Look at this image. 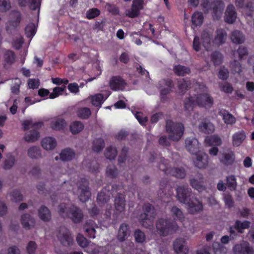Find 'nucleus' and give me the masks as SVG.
I'll return each instance as SVG.
<instances>
[{"instance_id": "43", "label": "nucleus", "mask_w": 254, "mask_h": 254, "mask_svg": "<svg viewBox=\"0 0 254 254\" xmlns=\"http://www.w3.org/2000/svg\"><path fill=\"white\" fill-rule=\"evenodd\" d=\"M203 20V14L200 12H195L191 18V22L195 26H200L202 24Z\"/></svg>"}, {"instance_id": "12", "label": "nucleus", "mask_w": 254, "mask_h": 254, "mask_svg": "<svg viewBox=\"0 0 254 254\" xmlns=\"http://www.w3.org/2000/svg\"><path fill=\"white\" fill-rule=\"evenodd\" d=\"M11 20L8 21L6 26V30L11 33L12 30L15 31V28L18 26L20 20V13L18 11H14L10 13Z\"/></svg>"}, {"instance_id": "27", "label": "nucleus", "mask_w": 254, "mask_h": 254, "mask_svg": "<svg viewBox=\"0 0 254 254\" xmlns=\"http://www.w3.org/2000/svg\"><path fill=\"white\" fill-rule=\"evenodd\" d=\"M114 205L115 209L117 211L121 212L125 210L126 200L123 194L120 193L115 197Z\"/></svg>"}, {"instance_id": "45", "label": "nucleus", "mask_w": 254, "mask_h": 254, "mask_svg": "<svg viewBox=\"0 0 254 254\" xmlns=\"http://www.w3.org/2000/svg\"><path fill=\"white\" fill-rule=\"evenodd\" d=\"M117 155V151L115 147L112 146L107 147L105 152V157L110 160L114 159Z\"/></svg>"}, {"instance_id": "51", "label": "nucleus", "mask_w": 254, "mask_h": 254, "mask_svg": "<svg viewBox=\"0 0 254 254\" xmlns=\"http://www.w3.org/2000/svg\"><path fill=\"white\" fill-rule=\"evenodd\" d=\"M205 143L209 145H220L222 142L220 138L216 135H213L205 139Z\"/></svg>"}, {"instance_id": "19", "label": "nucleus", "mask_w": 254, "mask_h": 254, "mask_svg": "<svg viewBox=\"0 0 254 254\" xmlns=\"http://www.w3.org/2000/svg\"><path fill=\"white\" fill-rule=\"evenodd\" d=\"M224 3L220 0H216L211 3V7L213 11V18L218 19L221 16L224 8Z\"/></svg>"}, {"instance_id": "21", "label": "nucleus", "mask_w": 254, "mask_h": 254, "mask_svg": "<svg viewBox=\"0 0 254 254\" xmlns=\"http://www.w3.org/2000/svg\"><path fill=\"white\" fill-rule=\"evenodd\" d=\"M98 228H99L98 226L91 220L87 221L84 226V231L89 237L92 238H95L96 229Z\"/></svg>"}, {"instance_id": "56", "label": "nucleus", "mask_w": 254, "mask_h": 254, "mask_svg": "<svg viewBox=\"0 0 254 254\" xmlns=\"http://www.w3.org/2000/svg\"><path fill=\"white\" fill-rule=\"evenodd\" d=\"M10 199L13 201H20L23 199V195L19 190H14L10 194Z\"/></svg>"}, {"instance_id": "11", "label": "nucleus", "mask_w": 254, "mask_h": 254, "mask_svg": "<svg viewBox=\"0 0 254 254\" xmlns=\"http://www.w3.org/2000/svg\"><path fill=\"white\" fill-rule=\"evenodd\" d=\"M212 32L210 30H204L201 34V43L204 48L208 51L212 46Z\"/></svg>"}, {"instance_id": "62", "label": "nucleus", "mask_w": 254, "mask_h": 254, "mask_svg": "<svg viewBox=\"0 0 254 254\" xmlns=\"http://www.w3.org/2000/svg\"><path fill=\"white\" fill-rule=\"evenodd\" d=\"M100 11L97 8H91L86 12V17L88 19H91L98 16L100 14Z\"/></svg>"}, {"instance_id": "9", "label": "nucleus", "mask_w": 254, "mask_h": 254, "mask_svg": "<svg viewBox=\"0 0 254 254\" xmlns=\"http://www.w3.org/2000/svg\"><path fill=\"white\" fill-rule=\"evenodd\" d=\"M176 191L177 199L180 202L185 204L190 199L191 190L190 188L185 186H180L177 188Z\"/></svg>"}, {"instance_id": "30", "label": "nucleus", "mask_w": 254, "mask_h": 254, "mask_svg": "<svg viewBox=\"0 0 254 254\" xmlns=\"http://www.w3.org/2000/svg\"><path fill=\"white\" fill-rule=\"evenodd\" d=\"M27 155L32 159H38L42 158L41 150L39 147L32 146L27 150Z\"/></svg>"}, {"instance_id": "23", "label": "nucleus", "mask_w": 254, "mask_h": 254, "mask_svg": "<svg viewBox=\"0 0 254 254\" xmlns=\"http://www.w3.org/2000/svg\"><path fill=\"white\" fill-rule=\"evenodd\" d=\"M21 223L25 229L29 230L34 226L35 221L30 215L24 214L21 216Z\"/></svg>"}, {"instance_id": "4", "label": "nucleus", "mask_w": 254, "mask_h": 254, "mask_svg": "<svg viewBox=\"0 0 254 254\" xmlns=\"http://www.w3.org/2000/svg\"><path fill=\"white\" fill-rule=\"evenodd\" d=\"M143 212L139 216V222L143 227L147 228L153 225V220L155 216L153 206L150 204H145L143 207Z\"/></svg>"}, {"instance_id": "60", "label": "nucleus", "mask_w": 254, "mask_h": 254, "mask_svg": "<svg viewBox=\"0 0 254 254\" xmlns=\"http://www.w3.org/2000/svg\"><path fill=\"white\" fill-rule=\"evenodd\" d=\"M139 11L140 10L138 8L132 4L131 7L126 11V15L129 17L133 18L138 15Z\"/></svg>"}, {"instance_id": "49", "label": "nucleus", "mask_w": 254, "mask_h": 254, "mask_svg": "<svg viewBox=\"0 0 254 254\" xmlns=\"http://www.w3.org/2000/svg\"><path fill=\"white\" fill-rule=\"evenodd\" d=\"M245 0H236L235 4L236 6L240 8H243L246 10H249L251 11H253L254 6L252 3H248L247 5L244 4Z\"/></svg>"}, {"instance_id": "58", "label": "nucleus", "mask_w": 254, "mask_h": 254, "mask_svg": "<svg viewBox=\"0 0 254 254\" xmlns=\"http://www.w3.org/2000/svg\"><path fill=\"white\" fill-rule=\"evenodd\" d=\"M37 249L36 243L32 241L29 242L26 246V251L28 254H34Z\"/></svg>"}, {"instance_id": "39", "label": "nucleus", "mask_w": 254, "mask_h": 254, "mask_svg": "<svg viewBox=\"0 0 254 254\" xmlns=\"http://www.w3.org/2000/svg\"><path fill=\"white\" fill-rule=\"evenodd\" d=\"M226 186L231 190H235L237 187V183L236 177L234 175H230L226 177Z\"/></svg>"}, {"instance_id": "35", "label": "nucleus", "mask_w": 254, "mask_h": 254, "mask_svg": "<svg viewBox=\"0 0 254 254\" xmlns=\"http://www.w3.org/2000/svg\"><path fill=\"white\" fill-rule=\"evenodd\" d=\"M199 128L204 133H210L214 130V126L210 122L204 121L199 125Z\"/></svg>"}, {"instance_id": "54", "label": "nucleus", "mask_w": 254, "mask_h": 254, "mask_svg": "<svg viewBox=\"0 0 254 254\" xmlns=\"http://www.w3.org/2000/svg\"><path fill=\"white\" fill-rule=\"evenodd\" d=\"M250 222L247 221H245L243 222L239 221H237L235 223V227L238 230L239 232L242 233V230L244 229L248 228L250 227Z\"/></svg>"}, {"instance_id": "24", "label": "nucleus", "mask_w": 254, "mask_h": 254, "mask_svg": "<svg viewBox=\"0 0 254 254\" xmlns=\"http://www.w3.org/2000/svg\"><path fill=\"white\" fill-rule=\"evenodd\" d=\"M129 234L128 226L127 224L123 223L119 228L117 236L118 240L120 242H124L127 238Z\"/></svg>"}, {"instance_id": "50", "label": "nucleus", "mask_w": 254, "mask_h": 254, "mask_svg": "<svg viewBox=\"0 0 254 254\" xmlns=\"http://www.w3.org/2000/svg\"><path fill=\"white\" fill-rule=\"evenodd\" d=\"M91 103L95 106H101L103 101V95L102 94H97L94 96H91Z\"/></svg>"}, {"instance_id": "25", "label": "nucleus", "mask_w": 254, "mask_h": 254, "mask_svg": "<svg viewBox=\"0 0 254 254\" xmlns=\"http://www.w3.org/2000/svg\"><path fill=\"white\" fill-rule=\"evenodd\" d=\"M38 216L39 218L44 221L48 222L51 219V213L48 207L41 206L38 210Z\"/></svg>"}, {"instance_id": "26", "label": "nucleus", "mask_w": 254, "mask_h": 254, "mask_svg": "<svg viewBox=\"0 0 254 254\" xmlns=\"http://www.w3.org/2000/svg\"><path fill=\"white\" fill-rule=\"evenodd\" d=\"M235 160V154L231 151L223 153L222 157L220 158V162L226 166L232 165Z\"/></svg>"}, {"instance_id": "44", "label": "nucleus", "mask_w": 254, "mask_h": 254, "mask_svg": "<svg viewBox=\"0 0 254 254\" xmlns=\"http://www.w3.org/2000/svg\"><path fill=\"white\" fill-rule=\"evenodd\" d=\"M15 162V157L11 154H7L6 158L4 162L3 168L5 170H9L11 169L14 165Z\"/></svg>"}, {"instance_id": "2", "label": "nucleus", "mask_w": 254, "mask_h": 254, "mask_svg": "<svg viewBox=\"0 0 254 254\" xmlns=\"http://www.w3.org/2000/svg\"><path fill=\"white\" fill-rule=\"evenodd\" d=\"M58 212L62 217H68L74 223H80L83 218L82 211L74 205L68 206L64 203L61 204L59 206Z\"/></svg>"}, {"instance_id": "7", "label": "nucleus", "mask_w": 254, "mask_h": 254, "mask_svg": "<svg viewBox=\"0 0 254 254\" xmlns=\"http://www.w3.org/2000/svg\"><path fill=\"white\" fill-rule=\"evenodd\" d=\"M75 193L82 202H85L89 199L91 193L88 188V183L86 180H82L78 184L77 190Z\"/></svg>"}, {"instance_id": "37", "label": "nucleus", "mask_w": 254, "mask_h": 254, "mask_svg": "<svg viewBox=\"0 0 254 254\" xmlns=\"http://www.w3.org/2000/svg\"><path fill=\"white\" fill-rule=\"evenodd\" d=\"M160 169L164 170L166 172L169 171L171 174L175 176L176 178H183L186 176V172L185 170L182 168L172 169L170 171L168 169H166L164 168H161V167H160Z\"/></svg>"}, {"instance_id": "13", "label": "nucleus", "mask_w": 254, "mask_h": 254, "mask_svg": "<svg viewBox=\"0 0 254 254\" xmlns=\"http://www.w3.org/2000/svg\"><path fill=\"white\" fill-rule=\"evenodd\" d=\"M233 251L235 254H253L254 252L253 248L247 242L236 245L233 248Z\"/></svg>"}, {"instance_id": "5", "label": "nucleus", "mask_w": 254, "mask_h": 254, "mask_svg": "<svg viewBox=\"0 0 254 254\" xmlns=\"http://www.w3.org/2000/svg\"><path fill=\"white\" fill-rule=\"evenodd\" d=\"M166 128L169 138L173 141L179 140L183 134L184 127L180 123H174L171 121H167Z\"/></svg>"}, {"instance_id": "29", "label": "nucleus", "mask_w": 254, "mask_h": 254, "mask_svg": "<svg viewBox=\"0 0 254 254\" xmlns=\"http://www.w3.org/2000/svg\"><path fill=\"white\" fill-rule=\"evenodd\" d=\"M230 39L233 43L241 44L245 41V36L242 32L236 30L231 33Z\"/></svg>"}, {"instance_id": "32", "label": "nucleus", "mask_w": 254, "mask_h": 254, "mask_svg": "<svg viewBox=\"0 0 254 254\" xmlns=\"http://www.w3.org/2000/svg\"><path fill=\"white\" fill-rule=\"evenodd\" d=\"M50 126L53 129L61 130L66 126V123L62 118H56L52 119Z\"/></svg>"}, {"instance_id": "6", "label": "nucleus", "mask_w": 254, "mask_h": 254, "mask_svg": "<svg viewBox=\"0 0 254 254\" xmlns=\"http://www.w3.org/2000/svg\"><path fill=\"white\" fill-rule=\"evenodd\" d=\"M156 229L160 235L165 236L176 232L178 226L175 223H171L168 220L160 219L156 223Z\"/></svg>"}, {"instance_id": "28", "label": "nucleus", "mask_w": 254, "mask_h": 254, "mask_svg": "<svg viewBox=\"0 0 254 254\" xmlns=\"http://www.w3.org/2000/svg\"><path fill=\"white\" fill-rule=\"evenodd\" d=\"M196 154V158L195 161V165L199 168H204L208 164L207 155L203 152H199Z\"/></svg>"}, {"instance_id": "40", "label": "nucleus", "mask_w": 254, "mask_h": 254, "mask_svg": "<svg viewBox=\"0 0 254 254\" xmlns=\"http://www.w3.org/2000/svg\"><path fill=\"white\" fill-rule=\"evenodd\" d=\"M216 36L214 39V42L216 44H222L225 42L226 33L225 30L220 29L217 30Z\"/></svg>"}, {"instance_id": "8", "label": "nucleus", "mask_w": 254, "mask_h": 254, "mask_svg": "<svg viewBox=\"0 0 254 254\" xmlns=\"http://www.w3.org/2000/svg\"><path fill=\"white\" fill-rule=\"evenodd\" d=\"M58 238L62 245L69 246L73 243V238L69 231L65 228H61L58 234Z\"/></svg>"}, {"instance_id": "64", "label": "nucleus", "mask_w": 254, "mask_h": 254, "mask_svg": "<svg viewBox=\"0 0 254 254\" xmlns=\"http://www.w3.org/2000/svg\"><path fill=\"white\" fill-rule=\"evenodd\" d=\"M11 5L7 0H0V12H5L10 9Z\"/></svg>"}, {"instance_id": "20", "label": "nucleus", "mask_w": 254, "mask_h": 254, "mask_svg": "<svg viewBox=\"0 0 254 254\" xmlns=\"http://www.w3.org/2000/svg\"><path fill=\"white\" fill-rule=\"evenodd\" d=\"M112 192L110 191V186L105 187L98 194L97 200L99 203L102 204L110 200Z\"/></svg>"}, {"instance_id": "47", "label": "nucleus", "mask_w": 254, "mask_h": 254, "mask_svg": "<svg viewBox=\"0 0 254 254\" xmlns=\"http://www.w3.org/2000/svg\"><path fill=\"white\" fill-rule=\"evenodd\" d=\"M190 183L191 187L198 191H201L204 190L202 181L201 180L197 181L195 179H192L190 180Z\"/></svg>"}, {"instance_id": "52", "label": "nucleus", "mask_w": 254, "mask_h": 254, "mask_svg": "<svg viewBox=\"0 0 254 254\" xmlns=\"http://www.w3.org/2000/svg\"><path fill=\"white\" fill-rule=\"evenodd\" d=\"M91 114L90 110L88 108H81L77 111L78 117L82 119L88 118Z\"/></svg>"}, {"instance_id": "57", "label": "nucleus", "mask_w": 254, "mask_h": 254, "mask_svg": "<svg viewBox=\"0 0 254 254\" xmlns=\"http://www.w3.org/2000/svg\"><path fill=\"white\" fill-rule=\"evenodd\" d=\"M134 236L137 243H143L145 240V236L143 232L140 230H137L134 232Z\"/></svg>"}, {"instance_id": "63", "label": "nucleus", "mask_w": 254, "mask_h": 254, "mask_svg": "<svg viewBox=\"0 0 254 254\" xmlns=\"http://www.w3.org/2000/svg\"><path fill=\"white\" fill-rule=\"evenodd\" d=\"M23 43V38L20 35H18L16 39H14L12 45L15 49H19Z\"/></svg>"}, {"instance_id": "22", "label": "nucleus", "mask_w": 254, "mask_h": 254, "mask_svg": "<svg viewBox=\"0 0 254 254\" xmlns=\"http://www.w3.org/2000/svg\"><path fill=\"white\" fill-rule=\"evenodd\" d=\"M219 114L222 118L224 123L226 125L232 126L236 122V118L226 110H220L219 112Z\"/></svg>"}, {"instance_id": "33", "label": "nucleus", "mask_w": 254, "mask_h": 254, "mask_svg": "<svg viewBox=\"0 0 254 254\" xmlns=\"http://www.w3.org/2000/svg\"><path fill=\"white\" fill-rule=\"evenodd\" d=\"M75 152L70 148L63 150L60 153V160L63 161H68L75 157Z\"/></svg>"}, {"instance_id": "36", "label": "nucleus", "mask_w": 254, "mask_h": 254, "mask_svg": "<svg viewBox=\"0 0 254 254\" xmlns=\"http://www.w3.org/2000/svg\"><path fill=\"white\" fill-rule=\"evenodd\" d=\"M170 212L172 216L175 220L183 222L185 219V216L182 210L176 206L171 207Z\"/></svg>"}, {"instance_id": "42", "label": "nucleus", "mask_w": 254, "mask_h": 254, "mask_svg": "<svg viewBox=\"0 0 254 254\" xmlns=\"http://www.w3.org/2000/svg\"><path fill=\"white\" fill-rule=\"evenodd\" d=\"M104 147L105 143L102 138H96L93 142L92 149L95 152H100Z\"/></svg>"}, {"instance_id": "55", "label": "nucleus", "mask_w": 254, "mask_h": 254, "mask_svg": "<svg viewBox=\"0 0 254 254\" xmlns=\"http://www.w3.org/2000/svg\"><path fill=\"white\" fill-rule=\"evenodd\" d=\"M222 59V54L219 52H215L211 55V60L215 65L221 64Z\"/></svg>"}, {"instance_id": "53", "label": "nucleus", "mask_w": 254, "mask_h": 254, "mask_svg": "<svg viewBox=\"0 0 254 254\" xmlns=\"http://www.w3.org/2000/svg\"><path fill=\"white\" fill-rule=\"evenodd\" d=\"M36 33V26L34 23L29 24L25 28V34L28 38L34 36Z\"/></svg>"}, {"instance_id": "46", "label": "nucleus", "mask_w": 254, "mask_h": 254, "mask_svg": "<svg viewBox=\"0 0 254 254\" xmlns=\"http://www.w3.org/2000/svg\"><path fill=\"white\" fill-rule=\"evenodd\" d=\"M4 62L7 64H12L15 61L14 53L10 50L6 51L3 55Z\"/></svg>"}, {"instance_id": "61", "label": "nucleus", "mask_w": 254, "mask_h": 254, "mask_svg": "<svg viewBox=\"0 0 254 254\" xmlns=\"http://www.w3.org/2000/svg\"><path fill=\"white\" fill-rule=\"evenodd\" d=\"M13 81L14 83L11 87V90L12 93L17 94L19 92V87L21 82L19 78H15Z\"/></svg>"}, {"instance_id": "38", "label": "nucleus", "mask_w": 254, "mask_h": 254, "mask_svg": "<svg viewBox=\"0 0 254 254\" xmlns=\"http://www.w3.org/2000/svg\"><path fill=\"white\" fill-rule=\"evenodd\" d=\"M173 70L175 73L178 76H185L190 72L189 68L181 65L174 66Z\"/></svg>"}, {"instance_id": "59", "label": "nucleus", "mask_w": 254, "mask_h": 254, "mask_svg": "<svg viewBox=\"0 0 254 254\" xmlns=\"http://www.w3.org/2000/svg\"><path fill=\"white\" fill-rule=\"evenodd\" d=\"M118 173V171L116 167L113 165L108 166L106 170V174L110 177H115Z\"/></svg>"}, {"instance_id": "17", "label": "nucleus", "mask_w": 254, "mask_h": 254, "mask_svg": "<svg viewBox=\"0 0 254 254\" xmlns=\"http://www.w3.org/2000/svg\"><path fill=\"white\" fill-rule=\"evenodd\" d=\"M173 246L177 254H187L188 252L186 246V241L183 238L176 239L173 243Z\"/></svg>"}, {"instance_id": "10", "label": "nucleus", "mask_w": 254, "mask_h": 254, "mask_svg": "<svg viewBox=\"0 0 254 254\" xmlns=\"http://www.w3.org/2000/svg\"><path fill=\"white\" fill-rule=\"evenodd\" d=\"M109 85L112 90L119 91L124 89L126 83L121 77L116 76L110 78Z\"/></svg>"}, {"instance_id": "15", "label": "nucleus", "mask_w": 254, "mask_h": 254, "mask_svg": "<svg viewBox=\"0 0 254 254\" xmlns=\"http://www.w3.org/2000/svg\"><path fill=\"white\" fill-rule=\"evenodd\" d=\"M187 209L190 213L196 214L202 211L203 205L197 199L190 200L187 202Z\"/></svg>"}, {"instance_id": "1", "label": "nucleus", "mask_w": 254, "mask_h": 254, "mask_svg": "<svg viewBox=\"0 0 254 254\" xmlns=\"http://www.w3.org/2000/svg\"><path fill=\"white\" fill-rule=\"evenodd\" d=\"M196 93L193 94L185 102V108L189 112L192 111L194 105L210 107L213 104V99L208 93L207 88L201 83L196 82L195 85Z\"/></svg>"}, {"instance_id": "3", "label": "nucleus", "mask_w": 254, "mask_h": 254, "mask_svg": "<svg viewBox=\"0 0 254 254\" xmlns=\"http://www.w3.org/2000/svg\"><path fill=\"white\" fill-rule=\"evenodd\" d=\"M22 125L24 130L32 129L26 133L24 136L25 140L26 141L33 142L39 138V134L37 129L42 126V123L34 122L32 120H27L24 121Z\"/></svg>"}, {"instance_id": "16", "label": "nucleus", "mask_w": 254, "mask_h": 254, "mask_svg": "<svg viewBox=\"0 0 254 254\" xmlns=\"http://www.w3.org/2000/svg\"><path fill=\"white\" fill-rule=\"evenodd\" d=\"M41 145L44 150L52 151L56 148L57 141L54 137L47 136L42 139Z\"/></svg>"}, {"instance_id": "14", "label": "nucleus", "mask_w": 254, "mask_h": 254, "mask_svg": "<svg viewBox=\"0 0 254 254\" xmlns=\"http://www.w3.org/2000/svg\"><path fill=\"white\" fill-rule=\"evenodd\" d=\"M185 146L191 154H196L199 149V142L194 137L187 138L185 140Z\"/></svg>"}, {"instance_id": "41", "label": "nucleus", "mask_w": 254, "mask_h": 254, "mask_svg": "<svg viewBox=\"0 0 254 254\" xmlns=\"http://www.w3.org/2000/svg\"><path fill=\"white\" fill-rule=\"evenodd\" d=\"M84 125L80 121L72 122L70 125V130L72 134H77L83 130Z\"/></svg>"}, {"instance_id": "31", "label": "nucleus", "mask_w": 254, "mask_h": 254, "mask_svg": "<svg viewBox=\"0 0 254 254\" xmlns=\"http://www.w3.org/2000/svg\"><path fill=\"white\" fill-rule=\"evenodd\" d=\"M246 138V134L243 130L235 132L232 135V144L234 146H240Z\"/></svg>"}, {"instance_id": "18", "label": "nucleus", "mask_w": 254, "mask_h": 254, "mask_svg": "<svg viewBox=\"0 0 254 254\" xmlns=\"http://www.w3.org/2000/svg\"><path fill=\"white\" fill-rule=\"evenodd\" d=\"M237 18V13L234 6L230 4L228 5L225 13V20L229 24L234 23Z\"/></svg>"}, {"instance_id": "48", "label": "nucleus", "mask_w": 254, "mask_h": 254, "mask_svg": "<svg viewBox=\"0 0 254 254\" xmlns=\"http://www.w3.org/2000/svg\"><path fill=\"white\" fill-rule=\"evenodd\" d=\"M65 85H62L61 87H56L53 89V92L50 94V98L54 99L60 95H62L65 90Z\"/></svg>"}, {"instance_id": "34", "label": "nucleus", "mask_w": 254, "mask_h": 254, "mask_svg": "<svg viewBox=\"0 0 254 254\" xmlns=\"http://www.w3.org/2000/svg\"><path fill=\"white\" fill-rule=\"evenodd\" d=\"M159 86L161 88V94L165 95L170 91L172 87V82L170 79H162L159 81Z\"/></svg>"}]
</instances>
